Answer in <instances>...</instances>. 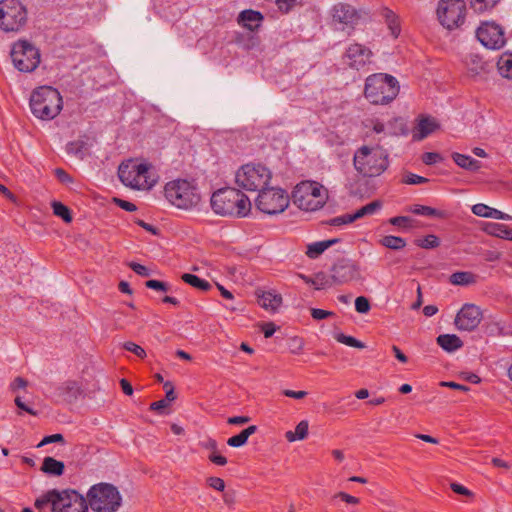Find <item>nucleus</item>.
Segmentation results:
<instances>
[{"label": "nucleus", "mask_w": 512, "mask_h": 512, "mask_svg": "<svg viewBox=\"0 0 512 512\" xmlns=\"http://www.w3.org/2000/svg\"><path fill=\"white\" fill-rule=\"evenodd\" d=\"M356 220H357V218L354 213L343 214V215L332 218L329 221V224L332 226H341V225H347V224L353 223Z\"/></svg>", "instance_id": "nucleus-44"}, {"label": "nucleus", "mask_w": 512, "mask_h": 512, "mask_svg": "<svg viewBox=\"0 0 512 512\" xmlns=\"http://www.w3.org/2000/svg\"><path fill=\"white\" fill-rule=\"evenodd\" d=\"M292 197L294 204L301 210L316 211L325 205L328 194L318 182L304 181L295 187Z\"/></svg>", "instance_id": "nucleus-7"}, {"label": "nucleus", "mask_w": 512, "mask_h": 512, "mask_svg": "<svg viewBox=\"0 0 512 512\" xmlns=\"http://www.w3.org/2000/svg\"><path fill=\"white\" fill-rule=\"evenodd\" d=\"M86 500L94 512H116L121 506L122 497L112 484L98 483L89 489Z\"/></svg>", "instance_id": "nucleus-6"}, {"label": "nucleus", "mask_w": 512, "mask_h": 512, "mask_svg": "<svg viewBox=\"0 0 512 512\" xmlns=\"http://www.w3.org/2000/svg\"><path fill=\"white\" fill-rule=\"evenodd\" d=\"M32 114L41 120L49 121L56 118L63 109V99L60 92L51 86H41L30 96Z\"/></svg>", "instance_id": "nucleus-3"}, {"label": "nucleus", "mask_w": 512, "mask_h": 512, "mask_svg": "<svg viewBox=\"0 0 512 512\" xmlns=\"http://www.w3.org/2000/svg\"><path fill=\"white\" fill-rule=\"evenodd\" d=\"M482 319L479 307L474 304H465L457 313L455 326L458 330L472 331L478 327Z\"/></svg>", "instance_id": "nucleus-17"}, {"label": "nucleus", "mask_w": 512, "mask_h": 512, "mask_svg": "<svg viewBox=\"0 0 512 512\" xmlns=\"http://www.w3.org/2000/svg\"><path fill=\"white\" fill-rule=\"evenodd\" d=\"M418 246L425 249L435 248L439 246V239L435 235H427L423 239L419 240Z\"/></svg>", "instance_id": "nucleus-47"}, {"label": "nucleus", "mask_w": 512, "mask_h": 512, "mask_svg": "<svg viewBox=\"0 0 512 512\" xmlns=\"http://www.w3.org/2000/svg\"><path fill=\"white\" fill-rule=\"evenodd\" d=\"M55 495H58L57 490L48 491L45 495L36 499L35 507L43 509L44 507L51 506V511L53 512V503L56 501Z\"/></svg>", "instance_id": "nucleus-37"}, {"label": "nucleus", "mask_w": 512, "mask_h": 512, "mask_svg": "<svg viewBox=\"0 0 512 512\" xmlns=\"http://www.w3.org/2000/svg\"><path fill=\"white\" fill-rule=\"evenodd\" d=\"M275 331H276V327H275L274 323H272V322L265 323L262 325V332H263L265 338L272 337L273 334L275 333Z\"/></svg>", "instance_id": "nucleus-63"}, {"label": "nucleus", "mask_w": 512, "mask_h": 512, "mask_svg": "<svg viewBox=\"0 0 512 512\" xmlns=\"http://www.w3.org/2000/svg\"><path fill=\"white\" fill-rule=\"evenodd\" d=\"M311 285L314 286L316 290L325 289L327 287L335 285L332 273L330 275H327L324 272H318L317 274L314 275L313 281H311Z\"/></svg>", "instance_id": "nucleus-33"}, {"label": "nucleus", "mask_w": 512, "mask_h": 512, "mask_svg": "<svg viewBox=\"0 0 512 512\" xmlns=\"http://www.w3.org/2000/svg\"><path fill=\"white\" fill-rule=\"evenodd\" d=\"M335 497H339L341 500L348 504L356 505L359 503V499L357 497L351 496L345 492H339L335 495Z\"/></svg>", "instance_id": "nucleus-62"}, {"label": "nucleus", "mask_w": 512, "mask_h": 512, "mask_svg": "<svg viewBox=\"0 0 512 512\" xmlns=\"http://www.w3.org/2000/svg\"><path fill=\"white\" fill-rule=\"evenodd\" d=\"M428 181H429V179L419 176V175H416V174H413V173L406 174L403 179V182L405 184H409V185L423 184V183H427Z\"/></svg>", "instance_id": "nucleus-48"}, {"label": "nucleus", "mask_w": 512, "mask_h": 512, "mask_svg": "<svg viewBox=\"0 0 512 512\" xmlns=\"http://www.w3.org/2000/svg\"><path fill=\"white\" fill-rule=\"evenodd\" d=\"M371 306L369 300L364 296H359L355 300V309L358 313L366 314L369 312Z\"/></svg>", "instance_id": "nucleus-46"}, {"label": "nucleus", "mask_w": 512, "mask_h": 512, "mask_svg": "<svg viewBox=\"0 0 512 512\" xmlns=\"http://www.w3.org/2000/svg\"><path fill=\"white\" fill-rule=\"evenodd\" d=\"M125 350L132 352L137 357L143 359L146 357V351L138 344L128 341L123 344Z\"/></svg>", "instance_id": "nucleus-45"}, {"label": "nucleus", "mask_w": 512, "mask_h": 512, "mask_svg": "<svg viewBox=\"0 0 512 512\" xmlns=\"http://www.w3.org/2000/svg\"><path fill=\"white\" fill-rule=\"evenodd\" d=\"M410 211L416 215H422V216H429V217H441L442 216V212L435 209V208H432V207H429V206H424V205H413L411 208H410Z\"/></svg>", "instance_id": "nucleus-38"}, {"label": "nucleus", "mask_w": 512, "mask_h": 512, "mask_svg": "<svg viewBox=\"0 0 512 512\" xmlns=\"http://www.w3.org/2000/svg\"><path fill=\"white\" fill-rule=\"evenodd\" d=\"M151 168L152 166L149 163L130 159L120 164L118 177L127 187L137 190H148L157 182L156 177L151 173Z\"/></svg>", "instance_id": "nucleus-5"}, {"label": "nucleus", "mask_w": 512, "mask_h": 512, "mask_svg": "<svg viewBox=\"0 0 512 512\" xmlns=\"http://www.w3.org/2000/svg\"><path fill=\"white\" fill-rule=\"evenodd\" d=\"M53 503V512H88L86 498L75 490L58 491Z\"/></svg>", "instance_id": "nucleus-15"}, {"label": "nucleus", "mask_w": 512, "mask_h": 512, "mask_svg": "<svg viewBox=\"0 0 512 512\" xmlns=\"http://www.w3.org/2000/svg\"><path fill=\"white\" fill-rule=\"evenodd\" d=\"M451 157L459 167L471 172H476L482 167L480 161L465 154L454 152L452 153Z\"/></svg>", "instance_id": "nucleus-25"}, {"label": "nucleus", "mask_w": 512, "mask_h": 512, "mask_svg": "<svg viewBox=\"0 0 512 512\" xmlns=\"http://www.w3.org/2000/svg\"><path fill=\"white\" fill-rule=\"evenodd\" d=\"M490 211H491V207H489L485 204H482V203H478V204H475L472 206V212L476 216L489 218Z\"/></svg>", "instance_id": "nucleus-50"}, {"label": "nucleus", "mask_w": 512, "mask_h": 512, "mask_svg": "<svg viewBox=\"0 0 512 512\" xmlns=\"http://www.w3.org/2000/svg\"><path fill=\"white\" fill-rule=\"evenodd\" d=\"M210 202L212 210L222 216L242 218L247 216L251 210L250 199L239 189L231 187L214 192Z\"/></svg>", "instance_id": "nucleus-1"}, {"label": "nucleus", "mask_w": 512, "mask_h": 512, "mask_svg": "<svg viewBox=\"0 0 512 512\" xmlns=\"http://www.w3.org/2000/svg\"><path fill=\"white\" fill-rule=\"evenodd\" d=\"M13 64L20 72H32L40 63L39 50L26 40H19L11 49Z\"/></svg>", "instance_id": "nucleus-11"}, {"label": "nucleus", "mask_w": 512, "mask_h": 512, "mask_svg": "<svg viewBox=\"0 0 512 512\" xmlns=\"http://www.w3.org/2000/svg\"><path fill=\"white\" fill-rule=\"evenodd\" d=\"M399 91V82L389 74H372L365 81L364 96L374 105L389 104L397 97Z\"/></svg>", "instance_id": "nucleus-4"}, {"label": "nucleus", "mask_w": 512, "mask_h": 512, "mask_svg": "<svg viewBox=\"0 0 512 512\" xmlns=\"http://www.w3.org/2000/svg\"><path fill=\"white\" fill-rule=\"evenodd\" d=\"M209 460L219 466L227 464V459L224 456L217 454V452L211 453L209 455Z\"/></svg>", "instance_id": "nucleus-64"}, {"label": "nucleus", "mask_w": 512, "mask_h": 512, "mask_svg": "<svg viewBox=\"0 0 512 512\" xmlns=\"http://www.w3.org/2000/svg\"><path fill=\"white\" fill-rule=\"evenodd\" d=\"M437 344L447 352H453L463 346L462 340L455 334H442L437 337Z\"/></svg>", "instance_id": "nucleus-26"}, {"label": "nucleus", "mask_w": 512, "mask_h": 512, "mask_svg": "<svg viewBox=\"0 0 512 512\" xmlns=\"http://www.w3.org/2000/svg\"><path fill=\"white\" fill-rule=\"evenodd\" d=\"M289 205V196L280 188H263L256 199L257 208L265 214L282 213Z\"/></svg>", "instance_id": "nucleus-13"}, {"label": "nucleus", "mask_w": 512, "mask_h": 512, "mask_svg": "<svg viewBox=\"0 0 512 512\" xmlns=\"http://www.w3.org/2000/svg\"><path fill=\"white\" fill-rule=\"evenodd\" d=\"M164 192L166 199L180 209H190L200 201L197 188L187 180L177 179L168 182Z\"/></svg>", "instance_id": "nucleus-8"}, {"label": "nucleus", "mask_w": 512, "mask_h": 512, "mask_svg": "<svg viewBox=\"0 0 512 512\" xmlns=\"http://www.w3.org/2000/svg\"><path fill=\"white\" fill-rule=\"evenodd\" d=\"M147 288L164 291L166 292L168 290V286L165 282L159 281V280H148L145 283Z\"/></svg>", "instance_id": "nucleus-55"}, {"label": "nucleus", "mask_w": 512, "mask_h": 512, "mask_svg": "<svg viewBox=\"0 0 512 512\" xmlns=\"http://www.w3.org/2000/svg\"><path fill=\"white\" fill-rule=\"evenodd\" d=\"M332 11V17L335 23L352 26L359 20V14L357 10L349 4L338 3L334 5Z\"/></svg>", "instance_id": "nucleus-19"}, {"label": "nucleus", "mask_w": 512, "mask_h": 512, "mask_svg": "<svg viewBox=\"0 0 512 512\" xmlns=\"http://www.w3.org/2000/svg\"><path fill=\"white\" fill-rule=\"evenodd\" d=\"M168 402L164 399L151 403L150 410L156 411L160 414L164 413V410L168 407Z\"/></svg>", "instance_id": "nucleus-61"}, {"label": "nucleus", "mask_w": 512, "mask_h": 512, "mask_svg": "<svg viewBox=\"0 0 512 512\" xmlns=\"http://www.w3.org/2000/svg\"><path fill=\"white\" fill-rule=\"evenodd\" d=\"M339 239L334 238L330 240H324L319 242L311 243L307 246L306 255L310 259H316L318 258L325 250H327L329 247L334 245L335 243H338Z\"/></svg>", "instance_id": "nucleus-27"}, {"label": "nucleus", "mask_w": 512, "mask_h": 512, "mask_svg": "<svg viewBox=\"0 0 512 512\" xmlns=\"http://www.w3.org/2000/svg\"><path fill=\"white\" fill-rule=\"evenodd\" d=\"M81 393V388L78 382L74 380H67L57 388L58 396L66 401H72Z\"/></svg>", "instance_id": "nucleus-24"}, {"label": "nucleus", "mask_w": 512, "mask_h": 512, "mask_svg": "<svg viewBox=\"0 0 512 512\" xmlns=\"http://www.w3.org/2000/svg\"><path fill=\"white\" fill-rule=\"evenodd\" d=\"M439 128L437 120L431 116L421 115L418 123L413 130L412 137L416 141H421Z\"/></svg>", "instance_id": "nucleus-20"}, {"label": "nucleus", "mask_w": 512, "mask_h": 512, "mask_svg": "<svg viewBox=\"0 0 512 512\" xmlns=\"http://www.w3.org/2000/svg\"><path fill=\"white\" fill-rule=\"evenodd\" d=\"M353 166L363 177H377L389 166V155L380 146L363 145L353 156Z\"/></svg>", "instance_id": "nucleus-2"}, {"label": "nucleus", "mask_w": 512, "mask_h": 512, "mask_svg": "<svg viewBox=\"0 0 512 512\" xmlns=\"http://www.w3.org/2000/svg\"><path fill=\"white\" fill-rule=\"evenodd\" d=\"M500 0H471V7L474 11L483 13L492 9Z\"/></svg>", "instance_id": "nucleus-42"}, {"label": "nucleus", "mask_w": 512, "mask_h": 512, "mask_svg": "<svg viewBox=\"0 0 512 512\" xmlns=\"http://www.w3.org/2000/svg\"><path fill=\"white\" fill-rule=\"evenodd\" d=\"M56 442H61L63 443L64 442V437L62 434H52V435H49V436H45L41 442L38 444V447H42L46 444H49V443H56Z\"/></svg>", "instance_id": "nucleus-52"}, {"label": "nucleus", "mask_w": 512, "mask_h": 512, "mask_svg": "<svg viewBox=\"0 0 512 512\" xmlns=\"http://www.w3.org/2000/svg\"><path fill=\"white\" fill-rule=\"evenodd\" d=\"M443 160L442 156L437 152H425L422 155V161L426 165H433Z\"/></svg>", "instance_id": "nucleus-49"}, {"label": "nucleus", "mask_w": 512, "mask_h": 512, "mask_svg": "<svg viewBox=\"0 0 512 512\" xmlns=\"http://www.w3.org/2000/svg\"><path fill=\"white\" fill-rule=\"evenodd\" d=\"M264 20L263 15L259 11L247 9L241 11L238 15V23L249 31H256Z\"/></svg>", "instance_id": "nucleus-21"}, {"label": "nucleus", "mask_w": 512, "mask_h": 512, "mask_svg": "<svg viewBox=\"0 0 512 512\" xmlns=\"http://www.w3.org/2000/svg\"><path fill=\"white\" fill-rule=\"evenodd\" d=\"M114 202L120 208L124 209L125 211L133 212V211L137 210L136 205L134 203H132V202H129V201H126V200H123V199H119V198H114Z\"/></svg>", "instance_id": "nucleus-57"}, {"label": "nucleus", "mask_w": 512, "mask_h": 512, "mask_svg": "<svg viewBox=\"0 0 512 512\" xmlns=\"http://www.w3.org/2000/svg\"><path fill=\"white\" fill-rule=\"evenodd\" d=\"M464 64L470 77H476L485 71L486 63L478 54H467L464 58Z\"/></svg>", "instance_id": "nucleus-23"}, {"label": "nucleus", "mask_w": 512, "mask_h": 512, "mask_svg": "<svg viewBox=\"0 0 512 512\" xmlns=\"http://www.w3.org/2000/svg\"><path fill=\"white\" fill-rule=\"evenodd\" d=\"M380 243L384 247L392 249V250H401L406 246V241L404 238L398 237V236H393V235L384 236L380 240Z\"/></svg>", "instance_id": "nucleus-34"}, {"label": "nucleus", "mask_w": 512, "mask_h": 512, "mask_svg": "<svg viewBox=\"0 0 512 512\" xmlns=\"http://www.w3.org/2000/svg\"><path fill=\"white\" fill-rule=\"evenodd\" d=\"M259 305L265 310L275 312L282 304V296L274 291L256 292Z\"/></svg>", "instance_id": "nucleus-22"}, {"label": "nucleus", "mask_w": 512, "mask_h": 512, "mask_svg": "<svg viewBox=\"0 0 512 512\" xmlns=\"http://www.w3.org/2000/svg\"><path fill=\"white\" fill-rule=\"evenodd\" d=\"M82 148H83V145L79 142H70L67 144V152L69 154H74L76 156H79L80 158L83 157Z\"/></svg>", "instance_id": "nucleus-54"}, {"label": "nucleus", "mask_w": 512, "mask_h": 512, "mask_svg": "<svg viewBox=\"0 0 512 512\" xmlns=\"http://www.w3.org/2000/svg\"><path fill=\"white\" fill-rule=\"evenodd\" d=\"M257 431V426L251 425L242 430L239 434L230 437L227 444L231 447H241L246 444L248 438Z\"/></svg>", "instance_id": "nucleus-29"}, {"label": "nucleus", "mask_w": 512, "mask_h": 512, "mask_svg": "<svg viewBox=\"0 0 512 512\" xmlns=\"http://www.w3.org/2000/svg\"><path fill=\"white\" fill-rule=\"evenodd\" d=\"M475 33L479 42L488 49L499 50L506 44L504 28L494 21L481 22Z\"/></svg>", "instance_id": "nucleus-14"}, {"label": "nucleus", "mask_w": 512, "mask_h": 512, "mask_svg": "<svg viewBox=\"0 0 512 512\" xmlns=\"http://www.w3.org/2000/svg\"><path fill=\"white\" fill-rule=\"evenodd\" d=\"M308 429H309L308 421L302 420L297 424L294 432L287 431L285 433V438L289 442H294L296 440H303L308 435Z\"/></svg>", "instance_id": "nucleus-31"}, {"label": "nucleus", "mask_w": 512, "mask_h": 512, "mask_svg": "<svg viewBox=\"0 0 512 512\" xmlns=\"http://www.w3.org/2000/svg\"><path fill=\"white\" fill-rule=\"evenodd\" d=\"M372 52L365 46L354 43L351 44L343 56L344 63L350 68L360 70L370 63Z\"/></svg>", "instance_id": "nucleus-18"}, {"label": "nucleus", "mask_w": 512, "mask_h": 512, "mask_svg": "<svg viewBox=\"0 0 512 512\" xmlns=\"http://www.w3.org/2000/svg\"><path fill=\"white\" fill-rule=\"evenodd\" d=\"M181 279L191 285L192 287L194 288H197L201 291H208L211 289V284L204 280V279H201L199 278L198 276L196 275H193V274H189V273H184L182 276H181Z\"/></svg>", "instance_id": "nucleus-32"}, {"label": "nucleus", "mask_w": 512, "mask_h": 512, "mask_svg": "<svg viewBox=\"0 0 512 512\" xmlns=\"http://www.w3.org/2000/svg\"><path fill=\"white\" fill-rule=\"evenodd\" d=\"M129 266V268H131L136 274L140 275V276H143V277H148L150 276V270L145 267L144 265L142 264H139V263H136V262H129L127 264Z\"/></svg>", "instance_id": "nucleus-51"}, {"label": "nucleus", "mask_w": 512, "mask_h": 512, "mask_svg": "<svg viewBox=\"0 0 512 512\" xmlns=\"http://www.w3.org/2000/svg\"><path fill=\"white\" fill-rule=\"evenodd\" d=\"M53 213L63 219L66 223H70L72 221V216L69 208L62 204L61 202L54 201L52 203Z\"/></svg>", "instance_id": "nucleus-39"}, {"label": "nucleus", "mask_w": 512, "mask_h": 512, "mask_svg": "<svg viewBox=\"0 0 512 512\" xmlns=\"http://www.w3.org/2000/svg\"><path fill=\"white\" fill-rule=\"evenodd\" d=\"M437 16L448 30L459 28L465 22L466 3L464 0H440Z\"/></svg>", "instance_id": "nucleus-12"}, {"label": "nucleus", "mask_w": 512, "mask_h": 512, "mask_svg": "<svg viewBox=\"0 0 512 512\" xmlns=\"http://www.w3.org/2000/svg\"><path fill=\"white\" fill-rule=\"evenodd\" d=\"M297 0H276V5L282 12H288L295 4Z\"/></svg>", "instance_id": "nucleus-60"}, {"label": "nucleus", "mask_w": 512, "mask_h": 512, "mask_svg": "<svg viewBox=\"0 0 512 512\" xmlns=\"http://www.w3.org/2000/svg\"><path fill=\"white\" fill-rule=\"evenodd\" d=\"M332 315H333V312H331V311H326V310L319 309V308L311 309V316L315 320H322V319H325Z\"/></svg>", "instance_id": "nucleus-56"}, {"label": "nucleus", "mask_w": 512, "mask_h": 512, "mask_svg": "<svg viewBox=\"0 0 512 512\" xmlns=\"http://www.w3.org/2000/svg\"><path fill=\"white\" fill-rule=\"evenodd\" d=\"M380 208H381V203L379 201H372V202L368 203L367 205L358 209L354 214L358 220L364 216L374 214Z\"/></svg>", "instance_id": "nucleus-40"}, {"label": "nucleus", "mask_w": 512, "mask_h": 512, "mask_svg": "<svg viewBox=\"0 0 512 512\" xmlns=\"http://www.w3.org/2000/svg\"><path fill=\"white\" fill-rule=\"evenodd\" d=\"M271 171L261 164H245L236 172V184L247 191L259 192L269 183L271 179Z\"/></svg>", "instance_id": "nucleus-9"}, {"label": "nucleus", "mask_w": 512, "mask_h": 512, "mask_svg": "<svg viewBox=\"0 0 512 512\" xmlns=\"http://www.w3.org/2000/svg\"><path fill=\"white\" fill-rule=\"evenodd\" d=\"M64 463L54 459L53 457H45L41 470L49 475L60 476L64 472Z\"/></svg>", "instance_id": "nucleus-28"}, {"label": "nucleus", "mask_w": 512, "mask_h": 512, "mask_svg": "<svg viewBox=\"0 0 512 512\" xmlns=\"http://www.w3.org/2000/svg\"><path fill=\"white\" fill-rule=\"evenodd\" d=\"M486 231L491 235L508 240L510 235H512V230H510L507 226L498 223L489 224Z\"/></svg>", "instance_id": "nucleus-35"}, {"label": "nucleus", "mask_w": 512, "mask_h": 512, "mask_svg": "<svg viewBox=\"0 0 512 512\" xmlns=\"http://www.w3.org/2000/svg\"><path fill=\"white\" fill-rule=\"evenodd\" d=\"M28 13L19 0L0 1V29L4 32H18L26 24Z\"/></svg>", "instance_id": "nucleus-10"}, {"label": "nucleus", "mask_w": 512, "mask_h": 512, "mask_svg": "<svg viewBox=\"0 0 512 512\" xmlns=\"http://www.w3.org/2000/svg\"><path fill=\"white\" fill-rule=\"evenodd\" d=\"M207 483L211 488L217 491H223L225 489V482L219 477H209Z\"/></svg>", "instance_id": "nucleus-53"}, {"label": "nucleus", "mask_w": 512, "mask_h": 512, "mask_svg": "<svg viewBox=\"0 0 512 512\" xmlns=\"http://www.w3.org/2000/svg\"><path fill=\"white\" fill-rule=\"evenodd\" d=\"M330 272L332 273L335 285H343L362 279L359 265L347 258L340 259L334 263Z\"/></svg>", "instance_id": "nucleus-16"}, {"label": "nucleus", "mask_w": 512, "mask_h": 512, "mask_svg": "<svg viewBox=\"0 0 512 512\" xmlns=\"http://www.w3.org/2000/svg\"><path fill=\"white\" fill-rule=\"evenodd\" d=\"M411 219L406 216H396L389 220V222L394 226L399 227H408Z\"/></svg>", "instance_id": "nucleus-58"}, {"label": "nucleus", "mask_w": 512, "mask_h": 512, "mask_svg": "<svg viewBox=\"0 0 512 512\" xmlns=\"http://www.w3.org/2000/svg\"><path fill=\"white\" fill-rule=\"evenodd\" d=\"M381 15L385 19L391 34L397 37L400 34V24L397 15L389 8H383Z\"/></svg>", "instance_id": "nucleus-30"}, {"label": "nucleus", "mask_w": 512, "mask_h": 512, "mask_svg": "<svg viewBox=\"0 0 512 512\" xmlns=\"http://www.w3.org/2000/svg\"><path fill=\"white\" fill-rule=\"evenodd\" d=\"M55 175L61 183L68 184L73 182L72 177L61 168L55 169Z\"/></svg>", "instance_id": "nucleus-59"}, {"label": "nucleus", "mask_w": 512, "mask_h": 512, "mask_svg": "<svg viewBox=\"0 0 512 512\" xmlns=\"http://www.w3.org/2000/svg\"><path fill=\"white\" fill-rule=\"evenodd\" d=\"M498 69L503 77L512 79V54L499 59Z\"/></svg>", "instance_id": "nucleus-36"}, {"label": "nucleus", "mask_w": 512, "mask_h": 512, "mask_svg": "<svg viewBox=\"0 0 512 512\" xmlns=\"http://www.w3.org/2000/svg\"><path fill=\"white\" fill-rule=\"evenodd\" d=\"M472 280V275L469 272H456L450 277L451 283L455 285L469 284Z\"/></svg>", "instance_id": "nucleus-43"}, {"label": "nucleus", "mask_w": 512, "mask_h": 512, "mask_svg": "<svg viewBox=\"0 0 512 512\" xmlns=\"http://www.w3.org/2000/svg\"><path fill=\"white\" fill-rule=\"evenodd\" d=\"M335 339L339 343L345 344L350 347L359 348V349L365 348V344L363 342L357 340L356 338H354L352 336L345 335L343 333L335 334Z\"/></svg>", "instance_id": "nucleus-41"}]
</instances>
